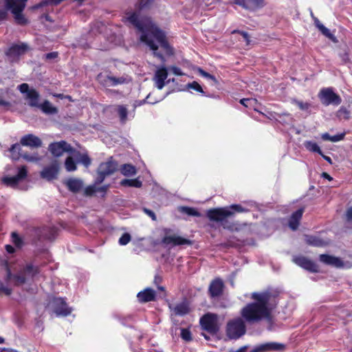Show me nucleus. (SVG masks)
<instances>
[{"instance_id":"39","label":"nucleus","mask_w":352,"mask_h":352,"mask_svg":"<svg viewBox=\"0 0 352 352\" xmlns=\"http://www.w3.org/2000/svg\"><path fill=\"white\" fill-rule=\"evenodd\" d=\"M178 210L180 212L186 214L188 216L197 217L201 216L200 212L199 211H197V209L192 208V207H189V206H180V207H179Z\"/></svg>"},{"instance_id":"25","label":"nucleus","mask_w":352,"mask_h":352,"mask_svg":"<svg viewBox=\"0 0 352 352\" xmlns=\"http://www.w3.org/2000/svg\"><path fill=\"white\" fill-rule=\"evenodd\" d=\"M42 230L43 240L52 241L55 240L58 234V229L54 226H43Z\"/></svg>"},{"instance_id":"35","label":"nucleus","mask_w":352,"mask_h":352,"mask_svg":"<svg viewBox=\"0 0 352 352\" xmlns=\"http://www.w3.org/2000/svg\"><path fill=\"white\" fill-rule=\"evenodd\" d=\"M121 173L126 177L135 175L137 173L135 167L130 164H124L120 168Z\"/></svg>"},{"instance_id":"26","label":"nucleus","mask_w":352,"mask_h":352,"mask_svg":"<svg viewBox=\"0 0 352 352\" xmlns=\"http://www.w3.org/2000/svg\"><path fill=\"white\" fill-rule=\"evenodd\" d=\"M28 234L32 244L36 245L38 242L43 241L41 227H33L30 228Z\"/></svg>"},{"instance_id":"62","label":"nucleus","mask_w":352,"mask_h":352,"mask_svg":"<svg viewBox=\"0 0 352 352\" xmlns=\"http://www.w3.org/2000/svg\"><path fill=\"white\" fill-rule=\"evenodd\" d=\"M200 74L202 76H204L208 79H210L214 82L217 81L216 78L213 75L209 74L208 72H207L203 69H200Z\"/></svg>"},{"instance_id":"49","label":"nucleus","mask_w":352,"mask_h":352,"mask_svg":"<svg viewBox=\"0 0 352 352\" xmlns=\"http://www.w3.org/2000/svg\"><path fill=\"white\" fill-rule=\"evenodd\" d=\"M293 103L296 104L298 107L302 111H306L309 109L311 104L307 102H303L298 100H294Z\"/></svg>"},{"instance_id":"59","label":"nucleus","mask_w":352,"mask_h":352,"mask_svg":"<svg viewBox=\"0 0 352 352\" xmlns=\"http://www.w3.org/2000/svg\"><path fill=\"white\" fill-rule=\"evenodd\" d=\"M19 90L21 94H26L28 95V93L30 91V87L28 84L27 83H22L18 87Z\"/></svg>"},{"instance_id":"23","label":"nucleus","mask_w":352,"mask_h":352,"mask_svg":"<svg viewBox=\"0 0 352 352\" xmlns=\"http://www.w3.org/2000/svg\"><path fill=\"white\" fill-rule=\"evenodd\" d=\"M319 259L322 263L326 265L334 266L336 267H344V262L342 261V259L334 256L322 254L320 255Z\"/></svg>"},{"instance_id":"47","label":"nucleus","mask_w":352,"mask_h":352,"mask_svg":"<svg viewBox=\"0 0 352 352\" xmlns=\"http://www.w3.org/2000/svg\"><path fill=\"white\" fill-rule=\"evenodd\" d=\"M11 237L12 241L15 245L16 247L21 248L23 245V240L16 232H12Z\"/></svg>"},{"instance_id":"54","label":"nucleus","mask_w":352,"mask_h":352,"mask_svg":"<svg viewBox=\"0 0 352 352\" xmlns=\"http://www.w3.org/2000/svg\"><path fill=\"white\" fill-rule=\"evenodd\" d=\"M131 240V236L130 234L125 232L119 239L118 242H119L120 245H125L128 244Z\"/></svg>"},{"instance_id":"16","label":"nucleus","mask_w":352,"mask_h":352,"mask_svg":"<svg viewBox=\"0 0 352 352\" xmlns=\"http://www.w3.org/2000/svg\"><path fill=\"white\" fill-rule=\"evenodd\" d=\"M236 4L245 10H255L264 6L263 0H233Z\"/></svg>"},{"instance_id":"1","label":"nucleus","mask_w":352,"mask_h":352,"mask_svg":"<svg viewBox=\"0 0 352 352\" xmlns=\"http://www.w3.org/2000/svg\"><path fill=\"white\" fill-rule=\"evenodd\" d=\"M126 14V21L142 32L141 41L145 43L153 51L155 56L160 58L162 62L165 61L164 55L157 52L158 46L154 43L149 34H151L157 41L166 55H173L174 50L169 44L165 33L162 30L151 22L141 19L137 12H130Z\"/></svg>"},{"instance_id":"8","label":"nucleus","mask_w":352,"mask_h":352,"mask_svg":"<svg viewBox=\"0 0 352 352\" xmlns=\"http://www.w3.org/2000/svg\"><path fill=\"white\" fill-rule=\"evenodd\" d=\"M52 305L54 312L57 316H67L72 312V309L68 307L65 300L63 298H53Z\"/></svg>"},{"instance_id":"48","label":"nucleus","mask_w":352,"mask_h":352,"mask_svg":"<svg viewBox=\"0 0 352 352\" xmlns=\"http://www.w3.org/2000/svg\"><path fill=\"white\" fill-rule=\"evenodd\" d=\"M181 338L186 342H190L192 340V333L188 329H182Z\"/></svg>"},{"instance_id":"46","label":"nucleus","mask_w":352,"mask_h":352,"mask_svg":"<svg viewBox=\"0 0 352 352\" xmlns=\"http://www.w3.org/2000/svg\"><path fill=\"white\" fill-rule=\"evenodd\" d=\"M21 150V148L20 146V144L18 143L14 144L11 146L10 148V151L12 155V158L14 160H18L21 155L20 151Z\"/></svg>"},{"instance_id":"64","label":"nucleus","mask_w":352,"mask_h":352,"mask_svg":"<svg viewBox=\"0 0 352 352\" xmlns=\"http://www.w3.org/2000/svg\"><path fill=\"white\" fill-rule=\"evenodd\" d=\"M170 69L171 72L176 76L183 75V73L182 72L181 69L176 66H172V67H170Z\"/></svg>"},{"instance_id":"31","label":"nucleus","mask_w":352,"mask_h":352,"mask_svg":"<svg viewBox=\"0 0 352 352\" xmlns=\"http://www.w3.org/2000/svg\"><path fill=\"white\" fill-rule=\"evenodd\" d=\"M314 25L320 31V32L330 40L335 41L336 37L330 32V30L322 25L318 18L314 17Z\"/></svg>"},{"instance_id":"57","label":"nucleus","mask_w":352,"mask_h":352,"mask_svg":"<svg viewBox=\"0 0 352 352\" xmlns=\"http://www.w3.org/2000/svg\"><path fill=\"white\" fill-rule=\"evenodd\" d=\"M188 86L189 88H191V89L197 91V92H199V93H201V94L204 93L202 87H201V85L197 82H196V81H193L192 82L189 83Z\"/></svg>"},{"instance_id":"9","label":"nucleus","mask_w":352,"mask_h":352,"mask_svg":"<svg viewBox=\"0 0 352 352\" xmlns=\"http://www.w3.org/2000/svg\"><path fill=\"white\" fill-rule=\"evenodd\" d=\"M171 230L164 229L165 236L162 239V243L164 245L172 244L174 246L182 245H192V242L188 239L177 235H168Z\"/></svg>"},{"instance_id":"4","label":"nucleus","mask_w":352,"mask_h":352,"mask_svg":"<svg viewBox=\"0 0 352 352\" xmlns=\"http://www.w3.org/2000/svg\"><path fill=\"white\" fill-rule=\"evenodd\" d=\"M201 328L212 336L216 335L220 329L218 324V316L213 313H207L199 320Z\"/></svg>"},{"instance_id":"24","label":"nucleus","mask_w":352,"mask_h":352,"mask_svg":"<svg viewBox=\"0 0 352 352\" xmlns=\"http://www.w3.org/2000/svg\"><path fill=\"white\" fill-rule=\"evenodd\" d=\"M28 50V46L25 43L12 45L6 54L11 57H19L24 54Z\"/></svg>"},{"instance_id":"3","label":"nucleus","mask_w":352,"mask_h":352,"mask_svg":"<svg viewBox=\"0 0 352 352\" xmlns=\"http://www.w3.org/2000/svg\"><path fill=\"white\" fill-rule=\"evenodd\" d=\"M246 332V327L242 318L228 321L226 325V335L230 339L236 340Z\"/></svg>"},{"instance_id":"53","label":"nucleus","mask_w":352,"mask_h":352,"mask_svg":"<svg viewBox=\"0 0 352 352\" xmlns=\"http://www.w3.org/2000/svg\"><path fill=\"white\" fill-rule=\"evenodd\" d=\"M223 229L230 230V231H237L238 228H236V226L234 223L228 222L227 219L221 223Z\"/></svg>"},{"instance_id":"61","label":"nucleus","mask_w":352,"mask_h":352,"mask_svg":"<svg viewBox=\"0 0 352 352\" xmlns=\"http://www.w3.org/2000/svg\"><path fill=\"white\" fill-rule=\"evenodd\" d=\"M153 0H141L139 3V9L142 10L148 8L152 3Z\"/></svg>"},{"instance_id":"27","label":"nucleus","mask_w":352,"mask_h":352,"mask_svg":"<svg viewBox=\"0 0 352 352\" xmlns=\"http://www.w3.org/2000/svg\"><path fill=\"white\" fill-rule=\"evenodd\" d=\"M127 82L128 80L124 76L115 77L112 76H107L104 80L103 85L107 86H116L118 85H122Z\"/></svg>"},{"instance_id":"44","label":"nucleus","mask_w":352,"mask_h":352,"mask_svg":"<svg viewBox=\"0 0 352 352\" xmlns=\"http://www.w3.org/2000/svg\"><path fill=\"white\" fill-rule=\"evenodd\" d=\"M337 117L340 120H349L351 117V112L345 107L342 106L337 111Z\"/></svg>"},{"instance_id":"18","label":"nucleus","mask_w":352,"mask_h":352,"mask_svg":"<svg viewBox=\"0 0 352 352\" xmlns=\"http://www.w3.org/2000/svg\"><path fill=\"white\" fill-rule=\"evenodd\" d=\"M168 77V71L165 67L157 69L153 77V81L158 89H162L165 86V80Z\"/></svg>"},{"instance_id":"13","label":"nucleus","mask_w":352,"mask_h":352,"mask_svg":"<svg viewBox=\"0 0 352 352\" xmlns=\"http://www.w3.org/2000/svg\"><path fill=\"white\" fill-rule=\"evenodd\" d=\"M59 164L57 161H54L50 165L43 168L40 173L41 177L47 181H52L57 178L59 173Z\"/></svg>"},{"instance_id":"30","label":"nucleus","mask_w":352,"mask_h":352,"mask_svg":"<svg viewBox=\"0 0 352 352\" xmlns=\"http://www.w3.org/2000/svg\"><path fill=\"white\" fill-rule=\"evenodd\" d=\"M72 154L76 157L78 163L82 164L86 168H88L91 165V160L87 153H81L80 151L75 149V152Z\"/></svg>"},{"instance_id":"6","label":"nucleus","mask_w":352,"mask_h":352,"mask_svg":"<svg viewBox=\"0 0 352 352\" xmlns=\"http://www.w3.org/2000/svg\"><path fill=\"white\" fill-rule=\"evenodd\" d=\"M234 212L228 208H214L207 210L206 217L211 221L214 222L223 223L229 217L233 216Z\"/></svg>"},{"instance_id":"52","label":"nucleus","mask_w":352,"mask_h":352,"mask_svg":"<svg viewBox=\"0 0 352 352\" xmlns=\"http://www.w3.org/2000/svg\"><path fill=\"white\" fill-rule=\"evenodd\" d=\"M223 229L230 230V231H237L238 228H236V226L234 223L228 222L227 219L221 223Z\"/></svg>"},{"instance_id":"40","label":"nucleus","mask_w":352,"mask_h":352,"mask_svg":"<svg viewBox=\"0 0 352 352\" xmlns=\"http://www.w3.org/2000/svg\"><path fill=\"white\" fill-rule=\"evenodd\" d=\"M304 146L307 150L313 153H317L319 155H322V151L319 146L314 142L312 141H305L304 142Z\"/></svg>"},{"instance_id":"22","label":"nucleus","mask_w":352,"mask_h":352,"mask_svg":"<svg viewBox=\"0 0 352 352\" xmlns=\"http://www.w3.org/2000/svg\"><path fill=\"white\" fill-rule=\"evenodd\" d=\"M137 298L141 303L155 301L156 298V293L154 289L150 287H146L144 290L138 293Z\"/></svg>"},{"instance_id":"2","label":"nucleus","mask_w":352,"mask_h":352,"mask_svg":"<svg viewBox=\"0 0 352 352\" xmlns=\"http://www.w3.org/2000/svg\"><path fill=\"white\" fill-rule=\"evenodd\" d=\"M251 298L254 301L248 303L241 309V318L248 324L271 319L272 311L278 305L277 295L270 291L254 292Z\"/></svg>"},{"instance_id":"50","label":"nucleus","mask_w":352,"mask_h":352,"mask_svg":"<svg viewBox=\"0 0 352 352\" xmlns=\"http://www.w3.org/2000/svg\"><path fill=\"white\" fill-rule=\"evenodd\" d=\"M97 192V187L95 185L87 186L84 190V195L86 197H91Z\"/></svg>"},{"instance_id":"17","label":"nucleus","mask_w":352,"mask_h":352,"mask_svg":"<svg viewBox=\"0 0 352 352\" xmlns=\"http://www.w3.org/2000/svg\"><path fill=\"white\" fill-rule=\"evenodd\" d=\"M20 144L30 148H39L42 146V141L33 134H27L21 138Z\"/></svg>"},{"instance_id":"41","label":"nucleus","mask_w":352,"mask_h":352,"mask_svg":"<svg viewBox=\"0 0 352 352\" xmlns=\"http://www.w3.org/2000/svg\"><path fill=\"white\" fill-rule=\"evenodd\" d=\"M15 23L19 25H25L28 24V20L25 18L23 12H15L13 13Z\"/></svg>"},{"instance_id":"20","label":"nucleus","mask_w":352,"mask_h":352,"mask_svg":"<svg viewBox=\"0 0 352 352\" xmlns=\"http://www.w3.org/2000/svg\"><path fill=\"white\" fill-rule=\"evenodd\" d=\"M304 212L305 208L302 207L291 214L288 221V226L291 230H296L298 228Z\"/></svg>"},{"instance_id":"43","label":"nucleus","mask_w":352,"mask_h":352,"mask_svg":"<svg viewBox=\"0 0 352 352\" xmlns=\"http://www.w3.org/2000/svg\"><path fill=\"white\" fill-rule=\"evenodd\" d=\"M65 168L68 172L75 171L77 169L76 162L72 157L68 156L65 161Z\"/></svg>"},{"instance_id":"15","label":"nucleus","mask_w":352,"mask_h":352,"mask_svg":"<svg viewBox=\"0 0 352 352\" xmlns=\"http://www.w3.org/2000/svg\"><path fill=\"white\" fill-rule=\"evenodd\" d=\"M118 169V164L113 157H110L106 162L100 164L98 170L107 176H109L116 172Z\"/></svg>"},{"instance_id":"58","label":"nucleus","mask_w":352,"mask_h":352,"mask_svg":"<svg viewBox=\"0 0 352 352\" xmlns=\"http://www.w3.org/2000/svg\"><path fill=\"white\" fill-rule=\"evenodd\" d=\"M12 292V289L4 286L2 283H0V294H3L6 296H10L11 295Z\"/></svg>"},{"instance_id":"5","label":"nucleus","mask_w":352,"mask_h":352,"mask_svg":"<svg viewBox=\"0 0 352 352\" xmlns=\"http://www.w3.org/2000/svg\"><path fill=\"white\" fill-rule=\"evenodd\" d=\"M318 96L321 103L324 106H329L331 104L333 106H338L342 102L340 96L336 94L332 87L322 88L320 90Z\"/></svg>"},{"instance_id":"37","label":"nucleus","mask_w":352,"mask_h":352,"mask_svg":"<svg viewBox=\"0 0 352 352\" xmlns=\"http://www.w3.org/2000/svg\"><path fill=\"white\" fill-rule=\"evenodd\" d=\"M120 184L122 186L140 188L142 186V182L138 178L124 179L120 182Z\"/></svg>"},{"instance_id":"51","label":"nucleus","mask_w":352,"mask_h":352,"mask_svg":"<svg viewBox=\"0 0 352 352\" xmlns=\"http://www.w3.org/2000/svg\"><path fill=\"white\" fill-rule=\"evenodd\" d=\"M228 209L232 210V212H234V213L235 212H247L249 211L248 209L243 208L240 204H232L231 206H230Z\"/></svg>"},{"instance_id":"19","label":"nucleus","mask_w":352,"mask_h":352,"mask_svg":"<svg viewBox=\"0 0 352 352\" xmlns=\"http://www.w3.org/2000/svg\"><path fill=\"white\" fill-rule=\"evenodd\" d=\"M28 0H3L8 10L13 14L15 12H23L25 8Z\"/></svg>"},{"instance_id":"10","label":"nucleus","mask_w":352,"mask_h":352,"mask_svg":"<svg viewBox=\"0 0 352 352\" xmlns=\"http://www.w3.org/2000/svg\"><path fill=\"white\" fill-rule=\"evenodd\" d=\"M292 261L294 263L308 272L312 273L318 272V266L317 264L304 256L300 255L294 256Z\"/></svg>"},{"instance_id":"63","label":"nucleus","mask_w":352,"mask_h":352,"mask_svg":"<svg viewBox=\"0 0 352 352\" xmlns=\"http://www.w3.org/2000/svg\"><path fill=\"white\" fill-rule=\"evenodd\" d=\"M345 219L346 221L349 223L352 222V206L347 208L345 213Z\"/></svg>"},{"instance_id":"36","label":"nucleus","mask_w":352,"mask_h":352,"mask_svg":"<svg viewBox=\"0 0 352 352\" xmlns=\"http://www.w3.org/2000/svg\"><path fill=\"white\" fill-rule=\"evenodd\" d=\"M117 113L120 118V121L124 124L127 120L128 109L126 106L122 104L116 105Z\"/></svg>"},{"instance_id":"38","label":"nucleus","mask_w":352,"mask_h":352,"mask_svg":"<svg viewBox=\"0 0 352 352\" xmlns=\"http://www.w3.org/2000/svg\"><path fill=\"white\" fill-rule=\"evenodd\" d=\"M345 133H342L335 135H330L328 133H322L321 138L324 141H330L332 142H337L342 140L344 138Z\"/></svg>"},{"instance_id":"42","label":"nucleus","mask_w":352,"mask_h":352,"mask_svg":"<svg viewBox=\"0 0 352 352\" xmlns=\"http://www.w3.org/2000/svg\"><path fill=\"white\" fill-rule=\"evenodd\" d=\"M240 103L247 108H252L254 111H257V100L254 98H243L240 100Z\"/></svg>"},{"instance_id":"11","label":"nucleus","mask_w":352,"mask_h":352,"mask_svg":"<svg viewBox=\"0 0 352 352\" xmlns=\"http://www.w3.org/2000/svg\"><path fill=\"white\" fill-rule=\"evenodd\" d=\"M28 170L25 166H21L18 168V173L12 177H4L2 182L8 186H16L19 182L26 178Z\"/></svg>"},{"instance_id":"33","label":"nucleus","mask_w":352,"mask_h":352,"mask_svg":"<svg viewBox=\"0 0 352 352\" xmlns=\"http://www.w3.org/2000/svg\"><path fill=\"white\" fill-rule=\"evenodd\" d=\"M190 312V307L187 302H183L176 305L174 313L177 316H185Z\"/></svg>"},{"instance_id":"7","label":"nucleus","mask_w":352,"mask_h":352,"mask_svg":"<svg viewBox=\"0 0 352 352\" xmlns=\"http://www.w3.org/2000/svg\"><path fill=\"white\" fill-rule=\"evenodd\" d=\"M48 150L56 157H60L64 153L72 154L75 152V148L65 140L50 143L48 146Z\"/></svg>"},{"instance_id":"34","label":"nucleus","mask_w":352,"mask_h":352,"mask_svg":"<svg viewBox=\"0 0 352 352\" xmlns=\"http://www.w3.org/2000/svg\"><path fill=\"white\" fill-rule=\"evenodd\" d=\"M284 348V346L281 344L278 343H268L261 345L258 347L255 351L256 352H261L267 350H280Z\"/></svg>"},{"instance_id":"29","label":"nucleus","mask_w":352,"mask_h":352,"mask_svg":"<svg viewBox=\"0 0 352 352\" xmlns=\"http://www.w3.org/2000/svg\"><path fill=\"white\" fill-rule=\"evenodd\" d=\"M13 280L14 286H21L24 285V278L21 275H18L17 273L12 274L9 267L6 269V280L9 281Z\"/></svg>"},{"instance_id":"12","label":"nucleus","mask_w":352,"mask_h":352,"mask_svg":"<svg viewBox=\"0 0 352 352\" xmlns=\"http://www.w3.org/2000/svg\"><path fill=\"white\" fill-rule=\"evenodd\" d=\"M40 273V267L32 263H27L18 271L17 274L22 276L24 278V284L30 279H33L35 276Z\"/></svg>"},{"instance_id":"14","label":"nucleus","mask_w":352,"mask_h":352,"mask_svg":"<svg viewBox=\"0 0 352 352\" xmlns=\"http://www.w3.org/2000/svg\"><path fill=\"white\" fill-rule=\"evenodd\" d=\"M224 283L220 278L213 279L208 287V294L210 298L220 297L223 293Z\"/></svg>"},{"instance_id":"28","label":"nucleus","mask_w":352,"mask_h":352,"mask_svg":"<svg viewBox=\"0 0 352 352\" xmlns=\"http://www.w3.org/2000/svg\"><path fill=\"white\" fill-rule=\"evenodd\" d=\"M25 98L29 100L28 104L31 107H38L39 106L40 94L36 89L32 88L26 95Z\"/></svg>"},{"instance_id":"45","label":"nucleus","mask_w":352,"mask_h":352,"mask_svg":"<svg viewBox=\"0 0 352 352\" xmlns=\"http://www.w3.org/2000/svg\"><path fill=\"white\" fill-rule=\"evenodd\" d=\"M306 243L308 245L319 247L322 245V241L315 236H307L306 237Z\"/></svg>"},{"instance_id":"21","label":"nucleus","mask_w":352,"mask_h":352,"mask_svg":"<svg viewBox=\"0 0 352 352\" xmlns=\"http://www.w3.org/2000/svg\"><path fill=\"white\" fill-rule=\"evenodd\" d=\"M63 184L73 193H78L83 188V182L78 178H69L63 182Z\"/></svg>"},{"instance_id":"55","label":"nucleus","mask_w":352,"mask_h":352,"mask_svg":"<svg viewBox=\"0 0 352 352\" xmlns=\"http://www.w3.org/2000/svg\"><path fill=\"white\" fill-rule=\"evenodd\" d=\"M8 17V10L7 8L0 7V24L6 21Z\"/></svg>"},{"instance_id":"60","label":"nucleus","mask_w":352,"mask_h":352,"mask_svg":"<svg viewBox=\"0 0 352 352\" xmlns=\"http://www.w3.org/2000/svg\"><path fill=\"white\" fill-rule=\"evenodd\" d=\"M142 210H143L144 212L146 214H147L148 217H150L153 221L157 220L156 214L153 210H151L148 208H143Z\"/></svg>"},{"instance_id":"32","label":"nucleus","mask_w":352,"mask_h":352,"mask_svg":"<svg viewBox=\"0 0 352 352\" xmlns=\"http://www.w3.org/2000/svg\"><path fill=\"white\" fill-rule=\"evenodd\" d=\"M41 110L47 115H54L58 113V110L56 107L52 105L50 101L45 100L42 104L38 107Z\"/></svg>"},{"instance_id":"56","label":"nucleus","mask_w":352,"mask_h":352,"mask_svg":"<svg viewBox=\"0 0 352 352\" xmlns=\"http://www.w3.org/2000/svg\"><path fill=\"white\" fill-rule=\"evenodd\" d=\"M96 173H97V177L95 179V185H98V184H102L104 182V180L107 177V175L102 173L98 169L96 170Z\"/></svg>"}]
</instances>
